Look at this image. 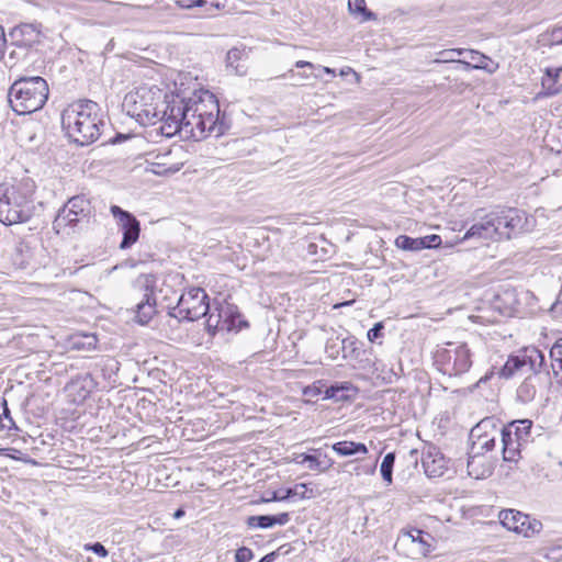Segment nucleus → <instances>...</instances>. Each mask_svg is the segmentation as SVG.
<instances>
[{"label":"nucleus","mask_w":562,"mask_h":562,"mask_svg":"<svg viewBox=\"0 0 562 562\" xmlns=\"http://www.w3.org/2000/svg\"><path fill=\"white\" fill-rule=\"evenodd\" d=\"M61 126L70 142L89 146L97 142L105 126L101 106L89 99L70 103L61 112Z\"/></svg>","instance_id":"obj_1"},{"label":"nucleus","mask_w":562,"mask_h":562,"mask_svg":"<svg viewBox=\"0 0 562 562\" xmlns=\"http://www.w3.org/2000/svg\"><path fill=\"white\" fill-rule=\"evenodd\" d=\"M48 94V83L43 77H21L11 85L8 100L18 115H26L41 110L47 102Z\"/></svg>","instance_id":"obj_2"},{"label":"nucleus","mask_w":562,"mask_h":562,"mask_svg":"<svg viewBox=\"0 0 562 562\" xmlns=\"http://www.w3.org/2000/svg\"><path fill=\"white\" fill-rule=\"evenodd\" d=\"M161 100V90L142 87L125 95L123 108L137 122L144 125L155 124V120L160 115Z\"/></svg>","instance_id":"obj_3"},{"label":"nucleus","mask_w":562,"mask_h":562,"mask_svg":"<svg viewBox=\"0 0 562 562\" xmlns=\"http://www.w3.org/2000/svg\"><path fill=\"white\" fill-rule=\"evenodd\" d=\"M36 210L35 202L29 195L12 189L0 200V222L5 226L30 222Z\"/></svg>","instance_id":"obj_4"},{"label":"nucleus","mask_w":562,"mask_h":562,"mask_svg":"<svg viewBox=\"0 0 562 562\" xmlns=\"http://www.w3.org/2000/svg\"><path fill=\"white\" fill-rule=\"evenodd\" d=\"M211 311L210 299L202 288H190L178 299L177 305L169 308L168 315L179 322H194Z\"/></svg>","instance_id":"obj_5"},{"label":"nucleus","mask_w":562,"mask_h":562,"mask_svg":"<svg viewBox=\"0 0 562 562\" xmlns=\"http://www.w3.org/2000/svg\"><path fill=\"white\" fill-rule=\"evenodd\" d=\"M92 216V206L85 194L70 198L67 203L58 211L53 228L57 234L69 228L75 231L80 224H88Z\"/></svg>","instance_id":"obj_6"},{"label":"nucleus","mask_w":562,"mask_h":562,"mask_svg":"<svg viewBox=\"0 0 562 562\" xmlns=\"http://www.w3.org/2000/svg\"><path fill=\"white\" fill-rule=\"evenodd\" d=\"M156 286L157 277L154 273H140L133 281V289L142 294L134 311L135 322L139 325H147L157 313Z\"/></svg>","instance_id":"obj_7"},{"label":"nucleus","mask_w":562,"mask_h":562,"mask_svg":"<svg viewBox=\"0 0 562 562\" xmlns=\"http://www.w3.org/2000/svg\"><path fill=\"white\" fill-rule=\"evenodd\" d=\"M472 353L467 344L449 342L448 348L437 352L436 361L441 371L450 376L461 375L472 366Z\"/></svg>","instance_id":"obj_8"},{"label":"nucleus","mask_w":562,"mask_h":562,"mask_svg":"<svg viewBox=\"0 0 562 562\" xmlns=\"http://www.w3.org/2000/svg\"><path fill=\"white\" fill-rule=\"evenodd\" d=\"M186 134L195 140L203 139L210 135L220 137L229 128V123L226 120L225 113L218 112L209 113V115H202L195 117L194 114H190Z\"/></svg>","instance_id":"obj_9"},{"label":"nucleus","mask_w":562,"mask_h":562,"mask_svg":"<svg viewBox=\"0 0 562 562\" xmlns=\"http://www.w3.org/2000/svg\"><path fill=\"white\" fill-rule=\"evenodd\" d=\"M497 216L496 224L499 237L510 239L513 236L528 229V217L526 212L507 207L494 211Z\"/></svg>","instance_id":"obj_10"},{"label":"nucleus","mask_w":562,"mask_h":562,"mask_svg":"<svg viewBox=\"0 0 562 562\" xmlns=\"http://www.w3.org/2000/svg\"><path fill=\"white\" fill-rule=\"evenodd\" d=\"M110 212L116 220L117 227L123 234L120 243V249H130L139 238L140 223L131 212L123 210L119 205H111Z\"/></svg>","instance_id":"obj_11"},{"label":"nucleus","mask_w":562,"mask_h":562,"mask_svg":"<svg viewBox=\"0 0 562 562\" xmlns=\"http://www.w3.org/2000/svg\"><path fill=\"white\" fill-rule=\"evenodd\" d=\"M190 115L188 99L176 93H165L160 105V115L157 120H170L184 125L187 131Z\"/></svg>","instance_id":"obj_12"},{"label":"nucleus","mask_w":562,"mask_h":562,"mask_svg":"<svg viewBox=\"0 0 562 562\" xmlns=\"http://www.w3.org/2000/svg\"><path fill=\"white\" fill-rule=\"evenodd\" d=\"M498 430L495 424H475L469 434V450L472 453L485 454L492 451L496 443Z\"/></svg>","instance_id":"obj_13"},{"label":"nucleus","mask_w":562,"mask_h":562,"mask_svg":"<svg viewBox=\"0 0 562 562\" xmlns=\"http://www.w3.org/2000/svg\"><path fill=\"white\" fill-rule=\"evenodd\" d=\"M8 36L12 46L27 50L42 42V24L36 22L21 23L14 26Z\"/></svg>","instance_id":"obj_14"},{"label":"nucleus","mask_w":562,"mask_h":562,"mask_svg":"<svg viewBox=\"0 0 562 562\" xmlns=\"http://www.w3.org/2000/svg\"><path fill=\"white\" fill-rule=\"evenodd\" d=\"M422 465L424 473L429 479L442 477L449 472L450 460L436 446L429 445L423 449Z\"/></svg>","instance_id":"obj_15"},{"label":"nucleus","mask_w":562,"mask_h":562,"mask_svg":"<svg viewBox=\"0 0 562 562\" xmlns=\"http://www.w3.org/2000/svg\"><path fill=\"white\" fill-rule=\"evenodd\" d=\"M97 382L90 373L78 374L64 387L68 401L72 404H82L95 389Z\"/></svg>","instance_id":"obj_16"},{"label":"nucleus","mask_w":562,"mask_h":562,"mask_svg":"<svg viewBox=\"0 0 562 562\" xmlns=\"http://www.w3.org/2000/svg\"><path fill=\"white\" fill-rule=\"evenodd\" d=\"M525 361V356L510 355L499 369L496 370L495 368H492L490 371H487L485 375L477 381L476 386H479L481 383L490 381L495 375H497V378L501 380H510L517 375L527 374V364Z\"/></svg>","instance_id":"obj_17"},{"label":"nucleus","mask_w":562,"mask_h":562,"mask_svg":"<svg viewBox=\"0 0 562 562\" xmlns=\"http://www.w3.org/2000/svg\"><path fill=\"white\" fill-rule=\"evenodd\" d=\"M216 310H218V317L222 318L223 331H239L249 326L248 322L241 315L238 306L227 300L215 301Z\"/></svg>","instance_id":"obj_18"},{"label":"nucleus","mask_w":562,"mask_h":562,"mask_svg":"<svg viewBox=\"0 0 562 562\" xmlns=\"http://www.w3.org/2000/svg\"><path fill=\"white\" fill-rule=\"evenodd\" d=\"M482 210H477L475 212L476 217L480 220L479 222L474 223L464 234L463 240H468L471 238H477V239H493L495 236H498L497 231V224L496 220L497 216L493 212L490 214H486L484 216H481Z\"/></svg>","instance_id":"obj_19"},{"label":"nucleus","mask_w":562,"mask_h":562,"mask_svg":"<svg viewBox=\"0 0 562 562\" xmlns=\"http://www.w3.org/2000/svg\"><path fill=\"white\" fill-rule=\"evenodd\" d=\"M188 104L190 106V114H194L195 117L220 111L218 100L206 90L194 92L193 97L188 98Z\"/></svg>","instance_id":"obj_20"},{"label":"nucleus","mask_w":562,"mask_h":562,"mask_svg":"<svg viewBox=\"0 0 562 562\" xmlns=\"http://www.w3.org/2000/svg\"><path fill=\"white\" fill-rule=\"evenodd\" d=\"M468 474L475 480L490 477L494 472V462L481 453L468 451Z\"/></svg>","instance_id":"obj_21"},{"label":"nucleus","mask_w":562,"mask_h":562,"mask_svg":"<svg viewBox=\"0 0 562 562\" xmlns=\"http://www.w3.org/2000/svg\"><path fill=\"white\" fill-rule=\"evenodd\" d=\"M358 391V387L350 381L327 383L325 400H333L335 402L350 401L357 396Z\"/></svg>","instance_id":"obj_22"},{"label":"nucleus","mask_w":562,"mask_h":562,"mask_svg":"<svg viewBox=\"0 0 562 562\" xmlns=\"http://www.w3.org/2000/svg\"><path fill=\"white\" fill-rule=\"evenodd\" d=\"M464 53L468 54V57L473 63L472 64L473 68L487 70L491 74L494 72L495 68H490L488 67V63H491V59L487 56H485L484 54H482L480 52H476V50H473V49L467 50V49H463V48H454V49H449V50H442L440 53V55H445V56L447 55L448 59L452 60V55L453 54H456L458 56H461ZM461 63L464 64L467 67L471 66V63H469V61H461Z\"/></svg>","instance_id":"obj_23"},{"label":"nucleus","mask_w":562,"mask_h":562,"mask_svg":"<svg viewBox=\"0 0 562 562\" xmlns=\"http://www.w3.org/2000/svg\"><path fill=\"white\" fill-rule=\"evenodd\" d=\"M516 424H507V426L503 427L499 432L502 436V454L503 460L506 462H513L517 460V456L519 454V446L522 443L521 441H517L513 439L512 427Z\"/></svg>","instance_id":"obj_24"},{"label":"nucleus","mask_w":562,"mask_h":562,"mask_svg":"<svg viewBox=\"0 0 562 562\" xmlns=\"http://www.w3.org/2000/svg\"><path fill=\"white\" fill-rule=\"evenodd\" d=\"M525 356L527 374L535 376L539 380L540 374L549 375V369L546 361V356L542 351L533 348Z\"/></svg>","instance_id":"obj_25"},{"label":"nucleus","mask_w":562,"mask_h":562,"mask_svg":"<svg viewBox=\"0 0 562 562\" xmlns=\"http://www.w3.org/2000/svg\"><path fill=\"white\" fill-rule=\"evenodd\" d=\"M290 521L289 513H280L277 515H256L249 516L246 520V525L249 528L268 529L276 525L284 526Z\"/></svg>","instance_id":"obj_26"},{"label":"nucleus","mask_w":562,"mask_h":562,"mask_svg":"<svg viewBox=\"0 0 562 562\" xmlns=\"http://www.w3.org/2000/svg\"><path fill=\"white\" fill-rule=\"evenodd\" d=\"M501 524L508 530H525L522 522H528V515L515 509H505L499 513Z\"/></svg>","instance_id":"obj_27"},{"label":"nucleus","mask_w":562,"mask_h":562,"mask_svg":"<svg viewBox=\"0 0 562 562\" xmlns=\"http://www.w3.org/2000/svg\"><path fill=\"white\" fill-rule=\"evenodd\" d=\"M331 449L340 457H352L356 454H367L368 448L362 442L338 441L331 446Z\"/></svg>","instance_id":"obj_28"},{"label":"nucleus","mask_w":562,"mask_h":562,"mask_svg":"<svg viewBox=\"0 0 562 562\" xmlns=\"http://www.w3.org/2000/svg\"><path fill=\"white\" fill-rule=\"evenodd\" d=\"M307 486L305 483H299L294 487H289L281 494L279 491H274L270 498L263 499V502H284L294 497L300 499L307 498L306 495Z\"/></svg>","instance_id":"obj_29"},{"label":"nucleus","mask_w":562,"mask_h":562,"mask_svg":"<svg viewBox=\"0 0 562 562\" xmlns=\"http://www.w3.org/2000/svg\"><path fill=\"white\" fill-rule=\"evenodd\" d=\"M32 255L31 248L24 241H18L14 245L13 252L11 254V260L15 268L26 269L30 265Z\"/></svg>","instance_id":"obj_30"},{"label":"nucleus","mask_w":562,"mask_h":562,"mask_svg":"<svg viewBox=\"0 0 562 562\" xmlns=\"http://www.w3.org/2000/svg\"><path fill=\"white\" fill-rule=\"evenodd\" d=\"M537 379L531 375H527L522 383L517 389V400L521 403H528L533 400L537 393Z\"/></svg>","instance_id":"obj_31"},{"label":"nucleus","mask_w":562,"mask_h":562,"mask_svg":"<svg viewBox=\"0 0 562 562\" xmlns=\"http://www.w3.org/2000/svg\"><path fill=\"white\" fill-rule=\"evenodd\" d=\"M403 536L411 538L413 542L420 544V552L424 557H426L430 550L431 546L429 541L425 538V535L429 538V533H426L422 529L413 528L409 530H402Z\"/></svg>","instance_id":"obj_32"},{"label":"nucleus","mask_w":562,"mask_h":562,"mask_svg":"<svg viewBox=\"0 0 562 562\" xmlns=\"http://www.w3.org/2000/svg\"><path fill=\"white\" fill-rule=\"evenodd\" d=\"M425 245L420 237L413 238L407 235H400L395 239V246L405 251H419L424 249Z\"/></svg>","instance_id":"obj_33"},{"label":"nucleus","mask_w":562,"mask_h":562,"mask_svg":"<svg viewBox=\"0 0 562 562\" xmlns=\"http://www.w3.org/2000/svg\"><path fill=\"white\" fill-rule=\"evenodd\" d=\"M348 9L353 15H361V22L375 20V14L367 8L366 0H348Z\"/></svg>","instance_id":"obj_34"},{"label":"nucleus","mask_w":562,"mask_h":562,"mask_svg":"<svg viewBox=\"0 0 562 562\" xmlns=\"http://www.w3.org/2000/svg\"><path fill=\"white\" fill-rule=\"evenodd\" d=\"M371 351L366 350L363 347L353 353L348 360L353 361L358 369L361 370H370L373 367V361L371 359Z\"/></svg>","instance_id":"obj_35"},{"label":"nucleus","mask_w":562,"mask_h":562,"mask_svg":"<svg viewBox=\"0 0 562 562\" xmlns=\"http://www.w3.org/2000/svg\"><path fill=\"white\" fill-rule=\"evenodd\" d=\"M395 452H389L384 456L381 465H380V472L382 475V479L387 483L392 484L393 482V468L395 463Z\"/></svg>","instance_id":"obj_36"},{"label":"nucleus","mask_w":562,"mask_h":562,"mask_svg":"<svg viewBox=\"0 0 562 562\" xmlns=\"http://www.w3.org/2000/svg\"><path fill=\"white\" fill-rule=\"evenodd\" d=\"M209 317L206 319L205 329L210 336H215L217 331H223L222 325L223 321L218 317V310H216V303L214 302V310L212 312L209 311L206 314Z\"/></svg>","instance_id":"obj_37"},{"label":"nucleus","mask_w":562,"mask_h":562,"mask_svg":"<svg viewBox=\"0 0 562 562\" xmlns=\"http://www.w3.org/2000/svg\"><path fill=\"white\" fill-rule=\"evenodd\" d=\"M550 359L553 373L558 375V370L562 371V337L551 347Z\"/></svg>","instance_id":"obj_38"},{"label":"nucleus","mask_w":562,"mask_h":562,"mask_svg":"<svg viewBox=\"0 0 562 562\" xmlns=\"http://www.w3.org/2000/svg\"><path fill=\"white\" fill-rule=\"evenodd\" d=\"M161 122V125L157 130L165 137H172L178 132L184 131V125L182 123H178L170 120H158Z\"/></svg>","instance_id":"obj_39"},{"label":"nucleus","mask_w":562,"mask_h":562,"mask_svg":"<svg viewBox=\"0 0 562 562\" xmlns=\"http://www.w3.org/2000/svg\"><path fill=\"white\" fill-rule=\"evenodd\" d=\"M327 389V382L324 380H317L313 384L306 386L303 390L304 396L312 401L313 398H317L323 395V400H325V390Z\"/></svg>","instance_id":"obj_40"},{"label":"nucleus","mask_w":562,"mask_h":562,"mask_svg":"<svg viewBox=\"0 0 562 562\" xmlns=\"http://www.w3.org/2000/svg\"><path fill=\"white\" fill-rule=\"evenodd\" d=\"M177 4L181 9L203 8L206 7V14H211L213 9H218V3H210L206 0H178Z\"/></svg>","instance_id":"obj_41"},{"label":"nucleus","mask_w":562,"mask_h":562,"mask_svg":"<svg viewBox=\"0 0 562 562\" xmlns=\"http://www.w3.org/2000/svg\"><path fill=\"white\" fill-rule=\"evenodd\" d=\"M363 347V344L356 337L350 336L342 339V358L348 359Z\"/></svg>","instance_id":"obj_42"},{"label":"nucleus","mask_w":562,"mask_h":562,"mask_svg":"<svg viewBox=\"0 0 562 562\" xmlns=\"http://www.w3.org/2000/svg\"><path fill=\"white\" fill-rule=\"evenodd\" d=\"M325 352L330 359H337L340 352L342 353V339L339 337H330L325 345Z\"/></svg>","instance_id":"obj_43"},{"label":"nucleus","mask_w":562,"mask_h":562,"mask_svg":"<svg viewBox=\"0 0 562 562\" xmlns=\"http://www.w3.org/2000/svg\"><path fill=\"white\" fill-rule=\"evenodd\" d=\"M521 527L525 530H516L515 532L522 533L525 537H531L540 532V530L542 529V524L537 519H530V517L528 516V522L524 521Z\"/></svg>","instance_id":"obj_44"},{"label":"nucleus","mask_w":562,"mask_h":562,"mask_svg":"<svg viewBox=\"0 0 562 562\" xmlns=\"http://www.w3.org/2000/svg\"><path fill=\"white\" fill-rule=\"evenodd\" d=\"M296 463L303 464L307 463V468L311 471H318L319 472V462H318V456L308 454V453H301L296 457Z\"/></svg>","instance_id":"obj_45"},{"label":"nucleus","mask_w":562,"mask_h":562,"mask_svg":"<svg viewBox=\"0 0 562 562\" xmlns=\"http://www.w3.org/2000/svg\"><path fill=\"white\" fill-rule=\"evenodd\" d=\"M82 549L85 551H90L98 555L99 558L106 559L109 557V550L101 542H89L85 543Z\"/></svg>","instance_id":"obj_46"},{"label":"nucleus","mask_w":562,"mask_h":562,"mask_svg":"<svg viewBox=\"0 0 562 562\" xmlns=\"http://www.w3.org/2000/svg\"><path fill=\"white\" fill-rule=\"evenodd\" d=\"M543 92L542 94L546 97L555 95L561 92L562 85L558 82V80H552L549 82L541 81Z\"/></svg>","instance_id":"obj_47"},{"label":"nucleus","mask_w":562,"mask_h":562,"mask_svg":"<svg viewBox=\"0 0 562 562\" xmlns=\"http://www.w3.org/2000/svg\"><path fill=\"white\" fill-rule=\"evenodd\" d=\"M254 557V551L250 548L243 546L235 551L234 562H250Z\"/></svg>","instance_id":"obj_48"},{"label":"nucleus","mask_w":562,"mask_h":562,"mask_svg":"<svg viewBox=\"0 0 562 562\" xmlns=\"http://www.w3.org/2000/svg\"><path fill=\"white\" fill-rule=\"evenodd\" d=\"M384 323L378 322L370 328L367 333L368 340L371 342L376 341L379 338L383 336Z\"/></svg>","instance_id":"obj_49"},{"label":"nucleus","mask_w":562,"mask_h":562,"mask_svg":"<svg viewBox=\"0 0 562 562\" xmlns=\"http://www.w3.org/2000/svg\"><path fill=\"white\" fill-rule=\"evenodd\" d=\"M524 427H516L515 436L517 441L528 442L530 437V430L533 424H522Z\"/></svg>","instance_id":"obj_50"},{"label":"nucleus","mask_w":562,"mask_h":562,"mask_svg":"<svg viewBox=\"0 0 562 562\" xmlns=\"http://www.w3.org/2000/svg\"><path fill=\"white\" fill-rule=\"evenodd\" d=\"M240 50H238L237 48H233L228 50L226 55L227 67L234 68L236 72H238V65H236V63L240 59Z\"/></svg>","instance_id":"obj_51"},{"label":"nucleus","mask_w":562,"mask_h":562,"mask_svg":"<svg viewBox=\"0 0 562 562\" xmlns=\"http://www.w3.org/2000/svg\"><path fill=\"white\" fill-rule=\"evenodd\" d=\"M420 238L426 244L424 249L437 248L441 245V237L436 234L428 235V236L420 237Z\"/></svg>","instance_id":"obj_52"},{"label":"nucleus","mask_w":562,"mask_h":562,"mask_svg":"<svg viewBox=\"0 0 562 562\" xmlns=\"http://www.w3.org/2000/svg\"><path fill=\"white\" fill-rule=\"evenodd\" d=\"M562 72V67L558 68H547L544 71V76L542 78V81L549 82L552 80H558L560 75Z\"/></svg>","instance_id":"obj_53"},{"label":"nucleus","mask_w":562,"mask_h":562,"mask_svg":"<svg viewBox=\"0 0 562 562\" xmlns=\"http://www.w3.org/2000/svg\"><path fill=\"white\" fill-rule=\"evenodd\" d=\"M319 472H326L334 465V460L328 458L327 454L322 456L318 451Z\"/></svg>","instance_id":"obj_54"},{"label":"nucleus","mask_w":562,"mask_h":562,"mask_svg":"<svg viewBox=\"0 0 562 562\" xmlns=\"http://www.w3.org/2000/svg\"><path fill=\"white\" fill-rule=\"evenodd\" d=\"M549 41L551 45L562 44V27H555L549 34Z\"/></svg>","instance_id":"obj_55"},{"label":"nucleus","mask_w":562,"mask_h":562,"mask_svg":"<svg viewBox=\"0 0 562 562\" xmlns=\"http://www.w3.org/2000/svg\"><path fill=\"white\" fill-rule=\"evenodd\" d=\"M292 547L289 543L280 546L277 550L269 552L268 554L273 555V562L278 559L280 555H286L291 552Z\"/></svg>","instance_id":"obj_56"},{"label":"nucleus","mask_w":562,"mask_h":562,"mask_svg":"<svg viewBox=\"0 0 562 562\" xmlns=\"http://www.w3.org/2000/svg\"><path fill=\"white\" fill-rule=\"evenodd\" d=\"M7 36H5V33H4V30L3 27L0 25V59L3 57L4 55V48H5V45H7Z\"/></svg>","instance_id":"obj_57"},{"label":"nucleus","mask_w":562,"mask_h":562,"mask_svg":"<svg viewBox=\"0 0 562 562\" xmlns=\"http://www.w3.org/2000/svg\"><path fill=\"white\" fill-rule=\"evenodd\" d=\"M504 296L510 301V306L513 310H515V305L518 304L516 300V294L514 290H508L504 292Z\"/></svg>","instance_id":"obj_58"},{"label":"nucleus","mask_w":562,"mask_h":562,"mask_svg":"<svg viewBox=\"0 0 562 562\" xmlns=\"http://www.w3.org/2000/svg\"><path fill=\"white\" fill-rule=\"evenodd\" d=\"M550 312L554 315H562V302L557 300L550 307Z\"/></svg>","instance_id":"obj_59"},{"label":"nucleus","mask_w":562,"mask_h":562,"mask_svg":"<svg viewBox=\"0 0 562 562\" xmlns=\"http://www.w3.org/2000/svg\"><path fill=\"white\" fill-rule=\"evenodd\" d=\"M127 137H128L127 135H124V134L117 133L113 138H110L109 140H106V143L117 144V143L123 142V140H124V139H126Z\"/></svg>","instance_id":"obj_60"},{"label":"nucleus","mask_w":562,"mask_h":562,"mask_svg":"<svg viewBox=\"0 0 562 562\" xmlns=\"http://www.w3.org/2000/svg\"><path fill=\"white\" fill-rule=\"evenodd\" d=\"M295 67L296 68H310V69H314L316 66L314 64H312L311 61H305V60H299L295 63Z\"/></svg>","instance_id":"obj_61"},{"label":"nucleus","mask_w":562,"mask_h":562,"mask_svg":"<svg viewBox=\"0 0 562 562\" xmlns=\"http://www.w3.org/2000/svg\"><path fill=\"white\" fill-rule=\"evenodd\" d=\"M409 458L414 462L415 465L418 463V451L416 449H413L409 451Z\"/></svg>","instance_id":"obj_62"},{"label":"nucleus","mask_w":562,"mask_h":562,"mask_svg":"<svg viewBox=\"0 0 562 562\" xmlns=\"http://www.w3.org/2000/svg\"><path fill=\"white\" fill-rule=\"evenodd\" d=\"M86 338L88 339L87 341V346L88 348H94L95 347V344H97V338L95 336H86Z\"/></svg>","instance_id":"obj_63"},{"label":"nucleus","mask_w":562,"mask_h":562,"mask_svg":"<svg viewBox=\"0 0 562 562\" xmlns=\"http://www.w3.org/2000/svg\"><path fill=\"white\" fill-rule=\"evenodd\" d=\"M318 68L322 69V71H324L325 74L330 75L331 77L336 76L335 69H333L330 67L318 66Z\"/></svg>","instance_id":"obj_64"}]
</instances>
